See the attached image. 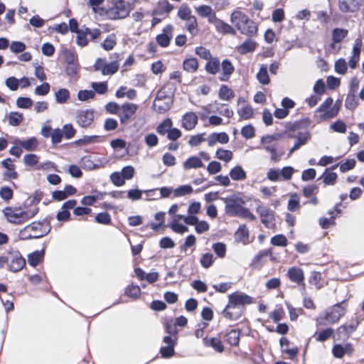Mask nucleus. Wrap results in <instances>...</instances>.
<instances>
[{
	"label": "nucleus",
	"instance_id": "obj_52",
	"mask_svg": "<svg viewBox=\"0 0 364 364\" xmlns=\"http://www.w3.org/2000/svg\"><path fill=\"white\" fill-rule=\"evenodd\" d=\"M271 243L274 246L286 247L287 239L283 235H277L271 238Z\"/></svg>",
	"mask_w": 364,
	"mask_h": 364
},
{
	"label": "nucleus",
	"instance_id": "obj_41",
	"mask_svg": "<svg viewBox=\"0 0 364 364\" xmlns=\"http://www.w3.org/2000/svg\"><path fill=\"white\" fill-rule=\"evenodd\" d=\"M215 155L219 160L224 161L225 162H229L233 157V154L231 151L222 148H220L216 151Z\"/></svg>",
	"mask_w": 364,
	"mask_h": 364
},
{
	"label": "nucleus",
	"instance_id": "obj_6",
	"mask_svg": "<svg viewBox=\"0 0 364 364\" xmlns=\"http://www.w3.org/2000/svg\"><path fill=\"white\" fill-rule=\"evenodd\" d=\"M343 304L344 301L328 308L325 312V316L323 317L320 316L317 319V323L318 325H324L321 321L322 319H325L328 323H336L346 313L345 307L342 306Z\"/></svg>",
	"mask_w": 364,
	"mask_h": 364
},
{
	"label": "nucleus",
	"instance_id": "obj_63",
	"mask_svg": "<svg viewBox=\"0 0 364 364\" xmlns=\"http://www.w3.org/2000/svg\"><path fill=\"white\" fill-rule=\"evenodd\" d=\"M95 221L100 224L108 225L111 223V216L107 213H100L95 216Z\"/></svg>",
	"mask_w": 364,
	"mask_h": 364
},
{
	"label": "nucleus",
	"instance_id": "obj_30",
	"mask_svg": "<svg viewBox=\"0 0 364 364\" xmlns=\"http://www.w3.org/2000/svg\"><path fill=\"white\" fill-rule=\"evenodd\" d=\"M230 176L234 181H243L247 178V173L240 166H236L230 171Z\"/></svg>",
	"mask_w": 364,
	"mask_h": 364
},
{
	"label": "nucleus",
	"instance_id": "obj_14",
	"mask_svg": "<svg viewBox=\"0 0 364 364\" xmlns=\"http://www.w3.org/2000/svg\"><path fill=\"white\" fill-rule=\"evenodd\" d=\"M287 275L290 281L301 286L302 290H305L306 285L304 284V271L297 267H291L289 268Z\"/></svg>",
	"mask_w": 364,
	"mask_h": 364
},
{
	"label": "nucleus",
	"instance_id": "obj_10",
	"mask_svg": "<svg viewBox=\"0 0 364 364\" xmlns=\"http://www.w3.org/2000/svg\"><path fill=\"white\" fill-rule=\"evenodd\" d=\"M256 212L260 217L261 223L268 229L276 228L274 213L269 208L263 205L261 203L257 206Z\"/></svg>",
	"mask_w": 364,
	"mask_h": 364
},
{
	"label": "nucleus",
	"instance_id": "obj_46",
	"mask_svg": "<svg viewBox=\"0 0 364 364\" xmlns=\"http://www.w3.org/2000/svg\"><path fill=\"white\" fill-rule=\"evenodd\" d=\"M226 341L232 346H237L240 341V332L232 330L226 335Z\"/></svg>",
	"mask_w": 364,
	"mask_h": 364
},
{
	"label": "nucleus",
	"instance_id": "obj_34",
	"mask_svg": "<svg viewBox=\"0 0 364 364\" xmlns=\"http://www.w3.org/2000/svg\"><path fill=\"white\" fill-rule=\"evenodd\" d=\"M203 166V161L197 156H191L183 163V168L186 170L191 168H198Z\"/></svg>",
	"mask_w": 364,
	"mask_h": 364
},
{
	"label": "nucleus",
	"instance_id": "obj_40",
	"mask_svg": "<svg viewBox=\"0 0 364 364\" xmlns=\"http://www.w3.org/2000/svg\"><path fill=\"white\" fill-rule=\"evenodd\" d=\"M272 249H267V250H262V251L259 252V253L257 254L254 257L252 262V265L255 267H260L261 266L260 262H261L262 259L264 257L272 256Z\"/></svg>",
	"mask_w": 364,
	"mask_h": 364
},
{
	"label": "nucleus",
	"instance_id": "obj_26",
	"mask_svg": "<svg viewBox=\"0 0 364 364\" xmlns=\"http://www.w3.org/2000/svg\"><path fill=\"white\" fill-rule=\"evenodd\" d=\"M257 43L252 39L245 41L243 43L237 47V51L240 54H246L255 50Z\"/></svg>",
	"mask_w": 364,
	"mask_h": 364
},
{
	"label": "nucleus",
	"instance_id": "obj_31",
	"mask_svg": "<svg viewBox=\"0 0 364 364\" xmlns=\"http://www.w3.org/2000/svg\"><path fill=\"white\" fill-rule=\"evenodd\" d=\"M355 93H356L355 89L350 90V91L346 97V99L345 101V106L348 109H353L358 105V102L356 98Z\"/></svg>",
	"mask_w": 364,
	"mask_h": 364
},
{
	"label": "nucleus",
	"instance_id": "obj_9",
	"mask_svg": "<svg viewBox=\"0 0 364 364\" xmlns=\"http://www.w3.org/2000/svg\"><path fill=\"white\" fill-rule=\"evenodd\" d=\"M288 138H294L296 141L294 146L289 150V155H291L296 150L305 145L310 139V133L307 131L289 129L286 132Z\"/></svg>",
	"mask_w": 364,
	"mask_h": 364
},
{
	"label": "nucleus",
	"instance_id": "obj_55",
	"mask_svg": "<svg viewBox=\"0 0 364 364\" xmlns=\"http://www.w3.org/2000/svg\"><path fill=\"white\" fill-rule=\"evenodd\" d=\"M213 250L220 258H223L226 254V245L223 242H217L213 245Z\"/></svg>",
	"mask_w": 364,
	"mask_h": 364
},
{
	"label": "nucleus",
	"instance_id": "obj_7",
	"mask_svg": "<svg viewBox=\"0 0 364 364\" xmlns=\"http://www.w3.org/2000/svg\"><path fill=\"white\" fill-rule=\"evenodd\" d=\"M42 227L43 225L41 223H31L20 230L18 237L21 240L42 237L47 233V232L42 230Z\"/></svg>",
	"mask_w": 364,
	"mask_h": 364
},
{
	"label": "nucleus",
	"instance_id": "obj_53",
	"mask_svg": "<svg viewBox=\"0 0 364 364\" xmlns=\"http://www.w3.org/2000/svg\"><path fill=\"white\" fill-rule=\"evenodd\" d=\"M119 64L117 61H113L109 63H107L105 69H104L103 75H113L118 70Z\"/></svg>",
	"mask_w": 364,
	"mask_h": 364
},
{
	"label": "nucleus",
	"instance_id": "obj_47",
	"mask_svg": "<svg viewBox=\"0 0 364 364\" xmlns=\"http://www.w3.org/2000/svg\"><path fill=\"white\" fill-rule=\"evenodd\" d=\"M125 294L129 297L136 299L141 294L140 287L138 285L132 284L126 288Z\"/></svg>",
	"mask_w": 364,
	"mask_h": 364
},
{
	"label": "nucleus",
	"instance_id": "obj_44",
	"mask_svg": "<svg viewBox=\"0 0 364 364\" xmlns=\"http://www.w3.org/2000/svg\"><path fill=\"white\" fill-rule=\"evenodd\" d=\"M216 30L222 33L223 34H235V29L230 26L229 24L225 23L223 21L220 20L217 26L215 27Z\"/></svg>",
	"mask_w": 364,
	"mask_h": 364
},
{
	"label": "nucleus",
	"instance_id": "obj_22",
	"mask_svg": "<svg viewBox=\"0 0 364 364\" xmlns=\"http://www.w3.org/2000/svg\"><path fill=\"white\" fill-rule=\"evenodd\" d=\"M221 68L222 75L220 77V80L227 81L235 70L234 66L229 60L225 59L222 62Z\"/></svg>",
	"mask_w": 364,
	"mask_h": 364
},
{
	"label": "nucleus",
	"instance_id": "obj_29",
	"mask_svg": "<svg viewBox=\"0 0 364 364\" xmlns=\"http://www.w3.org/2000/svg\"><path fill=\"white\" fill-rule=\"evenodd\" d=\"M220 60L217 58H211L209 59L205 65V70L212 75H215L220 70Z\"/></svg>",
	"mask_w": 364,
	"mask_h": 364
},
{
	"label": "nucleus",
	"instance_id": "obj_39",
	"mask_svg": "<svg viewBox=\"0 0 364 364\" xmlns=\"http://www.w3.org/2000/svg\"><path fill=\"white\" fill-rule=\"evenodd\" d=\"M183 69L189 73H194L198 70V62L195 58H191L184 60L183 64Z\"/></svg>",
	"mask_w": 364,
	"mask_h": 364
},
{
	"label": "nucleus",
	"instance_id": "obj_62",
	"mask_svg": "<svg viewBox=\"0 0 364 364\" xmlns=\"http://www.w3.org/2000/svg\"><path fill=\"white\" fill-rule=\"evenodd\" d=\"M322 177L325 185L331 186L336 183L337 174L335 172H330L323 173Z\"/></svg>",
	"mask_w": 364,
	"mask_h": 364
},
{
	"label": "nucleus",
	"instance_id": "obj_32",
	"mask_svg": "<svg viewBox=\"0 0 364 364\" xmlns=\"http://www.w3.org/2000/svg\"><path fill=\"white\" fill-rule=\"evenodd\" d=\"M112 10L114 11V18H123L128 15V11L124 1H118Z\"/></svg>",
	"mask_w": 364,
	"mask_h": 364
},
{
	"label": "nucleus",
	"instance_id": "obj_64",
	"mask_svg": "<svg viewBox=\"0 0 364 364\" xmlns=\"http://www.w3.org/2000/svg\"><path fill=\"white\" fill-rule=\"evenodd\" d=\"M112 182L117 186H122L124 184V180L120 172H114L110 176Z\"/></svg>",
	"mask_w": 364,
	"mask_h": 364
},
{
	"label": "nucleus",
	"instance_id": "obj_57",
	"mask_svg": "<svg viewBox=\"0 0 364 364\" xmlns=\"http://www.w3.org/2000/svg\"><path fill=\"white\" fill-rule=\"evenodd\" d=\"M200 262L203 267L209 268L213 263V255L210 253L203 254Z\"/></svg>",
	"mask_w": 364,
	"mask_h": 364
},
{
	"label": "nucleus",
	"instance_id": "obj_33",
	"mask_svg": "<svg viewBox=\"0 0 364 364\" xmlns=\"http://www.w3.org/2000/svg\"><path fill=\"white\" fill-rule=\"evenodd\" d=\"M44 250L41 251H35L28 256V264L32 267L37 266L43 259Z\"/></svg>",
	"mask_w": 364,
	"mask_h": 364
},
{
	"label": "nucleus",
	"instance_id": "obj_19",
	"mask_svg": "<svg viewBox=\"0 0 364 364\" xmlns=\"http://www.w3.org/2000/svg\"><path fill=\"white\" fill-rule=\"evenodd\" d=\"M198 124V116L193 112H186L183 116L182 126L186 130H191Z\"/></svg>",
	"mask_w": 364,
	"mask_h": 364
},
{
	"label": "nucleus",
	"instance_id": "obj_18",
	"mask_svg": "<svg viewBox=\"0 0 364 364\" xmlns=\"http://www.w3.org/2000/svg\"><path fill=\"white\" fill-rule=\"evenodd\" d=\"M364 2V0H339V9L342 12H353Z\"/></svg>",
	"mask_w": 364,
	"mask_h": 364
},
{
	"label": "nucleus",
	"instance_id": "obj_3",
	"mask_svg": "<svg viewBox=\"0 0 364 364\" xmlns=\"http://www.w3.org/2000/svg\"><path fill=\"white\" fill-rule=\"evenodd\" d=\"M230 20L242 34L250 37L256 35L257 26L242 11H233L231 14Z\"/></svg>",
	"mask_w": 364,
	"mask_h": 364
},
{
	"label": "nucleus",
	"instance_id": "obj_5",
	"mask_svg": "<svg viewBox=\"0 0 364 364\" xmlns=\"http://www.w3.org/2000/svg\"><path fill=\"white\" fill-rule=\"evenodd\" d=\"M3 212L9 223L14 224H21L34 217L38 213V208L27 211H21L17 208L6 207Z\"/></svg>",
	"mask_w": 364,
	"mask_h": 364
},
{
	"label": "nucleus",
	"instance_id": "obj_11",
	"mask_svg": "<svg viewBox=\"0 0 364 364\" xmlns=\"http://www.w3.org/2000/svg\"><path fill=\"white\" fill-rule=\"evenodd\" d=\"M26 264L25 259L19 252L16 251L8 254L9 270L13 272H19Z\"/></svg>",
	"mask_w": 364,
	"mask_h": 364
},
{
	"label": "nucleus",
	"instance_id": "obj_43",
	"mask_svg": "<svg viewBox=\"0 0 364 364\" xmlns=\"http://www.w3.org/2000/svg\"><path fill=\"white\" fill-rule=\"evenodd\" d=\"M117 43V37L114 34L109 35L105 40L101 43V46L105 50H111L114 48Z\"/></svg>",
	"mask_w": 364,
	"mask_h": 364
},
{
	"label": "nucleus",
	"instance_id": "obj_27",
	"mask_svg": "<svg viewBox=\"0 0 364 364\" xmlns=\"http://www.w3.org/2000/svg\"><path fill=\"white\" fill-rule=\"evenodd\" d=\"M203 343L206 346H211L218 353H222L224 350V347L221 341L218 338H203Z\"/></svg>",
	"mask_w": 364,
	"mask_h": 364
},
{
	"label": "nucleus",
	"instance_id": "obj_36",
	"mask_svg": "<svg viewBox=\"0 0 364 364\" xmlns=\"http://www.w3.org/2000/svg\"><path fill=\"white\" fill-rule=\"evenodd\" d=\"M257 79L262 85H268L270 82L267 68L265 65H262L257 74Z\"/></svg>",
	"mask_w": 364,
	"mask_h": 364
},
{
	"label": "nucleus",
	"instance_id": "obj_16",
	"mask_svg": "<svg viewBox=\"0 0 364 364\" xmlns=\"http://www.w3.org/2000/svg\"><path fill=\"white\" fill-rule=\"evenodd\" d=\"M243 313V307H237L232 304L228 303L225 309L223 311V315L227 319L237 321Z\"/></svg>",
	"mask_w": 364,
	"mask_h": 364
},
{
	"label": "nucleus",
	"instance_id": "obj_24",
	"mask_svg": "<svg viewBox=\"0 0 364 364\" xmlns=\"http://www.w3.org/2000/svg\"><path fill=\"white\" fill-rule=\"evenodd\" d=\"M14 143L16 145H19L26 151L35 150L38 144L36 137H31L26 140L16 139Z\"/></svg>",
	"mask_w": 364,
	"mask_h": 364
},
{
	"label": "nucleus",
	"instance_id": "obj_25",
	"mask_svg": "<svg viewBox=\"0 0 364 364\" xmlns=\"http://www.w3.org/2000/svg\"><path fill=\"white\" fill-rule=\"evenodd\" d=\"M173 5H171L168 1L164 0L159 2L157 7L153 11V15H163L164 14H168L173 10Z\"/></svg>",
	"mask_w": 364,
	"mask_h": 364
},
{
	"label": "nucleus",
	"instance_id": "obj_38",
	"mask_svg": "<svg viewBox=\"0 0 364 364\" xmlns=\"http://www.w3.org/2000/svg\"><path fill=\"white\" fill-rule=\"evenodd\" d=\"M178 16L183 21H189L191 18H193L195 16L191 15V10L186 4H182L178 11Z\"/></svg>",
	"mask_w": 364,
	"mask_h": 364
},
{
	"label": "nucleus",
	"instance_id": "obj_35",
	"mask_svg": "<svg viewBox=\"0 0 364 364\" xmlns=\"http://www.w3.org/2000/svg\"><path fill=\"white\" fill-rule=\"evenodd\" d=\"M70 99V92L68 89L60 88L55 94V100L58 104H65Z\"/></svg>",
	"mask_w": 364,
	"mask_h": 364
},
{
	"label": "nucleus",
	"instance_id": "obj_58",
	"mask_svg": "<svg viewBox=\"0 0 364 364\" xmlns=\"http://www.w3.org/2000/svg\"><path fill=\"white\" fill-rule=\"evenodd\" d=\"M186 28L192 36L197 35L198 32L196 18L187 21Z\"/></svg>",
	"mask_w": 364,
	"mask_h": 364
},
{
	"label": "nucleus",
	"instance_id": "obj_8",
	"mask_svg": "<svg viewBox=\"0 0 364 364\" xmlns=\"http://www.w3.org/2000/svg\"><path fill=\"white\" fill-rule=\"evenodd\" d=\"M220 199L225 204V213L230 217H236L245 203V200L238 196H232L229 198H221Z\"/></svg>",
	"mask_w": 364,
	"mask_h": 364
},
{
	"label": "nucleus",
	"instance_id": "obj_42",
	"mask_svg": "<svg viewBox=\"0 0 364 364\" xmlns=\"http://www.w3.org/2000/svg\"><path fill=\"white\" fill-rule=\"evenodd\" d=\"M173 123L171 119L164 120L157 127L156 131L161 135L168 134L172 127Z\"/></svg>",
	"mask_w": 364,
	"mask_h": 364
},
{
	"label": "nucleus",
	"instance_id": "obj_60",
	"mask_svg": "<svg viewBox=\"0 0 364 364\" xmlns=\"http://www.w3.org/2000/svg\"><path fill=\"white\" fill-rule=\"evenodd\" d=\"M195 52L196 55H198L204 60H208L212 58L210 50L205 47H196Z\"/></svg>",
	"mask_w": 364,
	"mask_h": 364
},
{
	"label": "nucleus",
	"instance_id": "obj_17",
	"mask_svg": "<svg viewBox=\"0 0 364 364\" xmlns=\"http://www.w3.org/2000/svg\"><path fill=\"white\" fill-rule=\"evenodd\" d=\"M173 28L171 25H167L163 30V33L158 35L156 38V42L161 47H167L172 38Z\"/></svg>",
	"mask_w": 364,
	"mask_h": 364
},
{
	"label": "nucleus",
	"instance_id": "obj_56",
	"mask_svg": "<svg viewBox=\"0 0 364 364\" xmlns=\"http://www.w3.org/2000/svg\"><path fill=\"white\" fill-rule=\"evenodd\" d=\"M16 105L19 108L28 109L33 105V100L29 97H20L16 100Z\"/></svg>",
	"mask_w": 364,
	"mask_h": 364
},
{
	"label": "nucleus",
	"instance_id": "obj_51",
	"mask_svg": "<svg viewBox=\"0 0 364 364\" xmlns=\"http://www.w3.org/2000/svg\"><path fill=\"white\" fill-rule=\"evenodd\" d=\"M193 192V188L189 185H183L179 186L174 190V196L176 197L183 196L187 194H190Z\"/></svg>",
	"mask_w": 364,
	"mask_h": 364
},
{
	"label": "nucleus",
	"instance_id": "obj_13",
	"mask_svg": "<svg viewBox=\"0 0 364 364\" xmlns=\"http://www.w3.org/2000/svg\"><path fill=\"white\" fill-rule=\"evenodd\" d=\"M138 105L133 103H124L122 105L119 117L122 124H127L129 119L136 113Z\"/></svg>",
	"mask_w": 364,
	"mask_h": 364
},
{
	"label": "nucleus",
	"instance_id": "obj_54",
	"mask_svg": "<svg viewBox=\"0 0 364 364\" xmlns=\"http://www.w3.org/2000/svg\"><path fill=\"white\" fill-rule=\"evenodd\" d=\"M95 92L93 90H80L77 93V100L82 102L94 98Z\"/></svg>",
	"mask_w": 364,
	"mask_h": 364
},
{
	"label": "nucleus",
	"instance_id": "obj_37",
	"mask_svg": "<svg viewBox=\"0 0 364 364\" xmlns=\"http://www.w3.org/2000/svg\"><path fill=\"white\" fill-rule=\"evenodd\" d=\"M348 34V31L347 29L336 28L332 31V41L341 43Z\"/></svg>",
	"mask_w": 364,
	"mask_h": 364
},
{
	"label": "nucleus",
	"instance_id": "obj_1",
	"mask_svg": "<svg viewBox=\"0 0 364 364\" xmlns=\"http://www.w3.org/2000/svg\"><path fill=\"white\" fill-rule=\"evenodd\" d=\"M230 20L242 34L250 37L256 35L257 26L242 11H233L231 14Z\"/></svg>",
	"mask_w": 364,
	"mask_h": 364
},
{
	"label": "nucleus",
	"instance_id": "obj_21",
	"mask_svg": "<svg viewBox=\"0 0 364 364\" xmlns=\"http://www.w3.org/2000/svg\"><path fill=\"white\" fill-rule=\"evenodd\" d=\"M353 351L352 346L350 343L336 344L333 346L332 353L334 357L341 358L346 353H350Z\"/></svg>",
	"mask_w": 364,
	"mask_h": 364
},
{
	"label": "nucleus",
	"instance_id": "obj_61",
	"mask_svg": "<svg viewBox=\"0 0 364 364\" xmlns=\"http://www.w3.org/2000/svg\"><path fill=\"white\" fill-rule=\"evenodd\" d=\"M196 11L201 17H208L213 12V9L210 6L201 5L196 8Z\"/></svg>",
	"mask_w": 364,
	"mask_h": 364
},
{
	"label": "nucleus",
	"instance_id": "obj_28",
	"mask_svg": "<svg viewBox=\"0 0 364 364\" xmlns=\"http://www.w3.org/2000/svg\"><path fill=\"white\" fill-rule=\"evenodd\" d=\"M237 113L240 116V120H247L252 117L254 110L250 105L245 103L240 108L237 109Z\"/></svg>",
	"mask_w": 364,
	"mask_h": 364
},
{
	"label": "nucleus",
	"instance_id": "obj_2",
	"mask_svg": "<svg viewBox=\"0 0 364 364\" xmlns=\"http://www.w3.org/2000/svg\"><path fill=\"white\" fill-rule=\"evenodd\" d=\"M230 20L242 34L250 37L256 35L257 26L242 11H233L231 14Z\"/></svg>",
	"mask_w": 364,
	"mask_h": 364
},
{
	"label": "nucleus",
	"instance_id": "obj_49",
	"mask_svg": "<svg viewBox=\"0 0 364 364\" xmlns=\"http://www.w3.org/2000/svg\"><path fill=\"white\" fill-rule=\"evenodd\" d=\"M9 123L11 126H18L23 120V115L18 112H11L8 116Z\"/></svg>",
	"mask_w": 364,
	"mask_h": 364
},
{
	"label": "nucleus",
	"instance_id": "obj_15",
	"mask_svg": "<svg viewBox=\"0 0 364 364\" xmlns=\"http://www.w3.org/2000/svg\"><path fill=\"white\" fill-rule=\"evenodd\" d=\"M228 303L237 307H243L244 305L252 303V298L244 293L235 292L228 296Z\"/></svg>",
	"mask_w": 364,
	"mask_h": 364
},
{
	"label": "nucleus",
	"instance_id": "obj_50",
	"mask_svg": "<svg viewBox=\"0 0 364 364\" xmlns=\"http://www.w3.org/2000/svg\"><path fill=\"white\" fill-rule=\"evenodd\" d=\"M241 134L245 139H252L255 136V129L252 124L246 125L242 128Z\"/></svg>",
	"mask_w": 364,
	"mask_h": 364
},
{
	"label": "nucleus",
	"instance_id": "obj_12",
	"mask_svg": "<svg viewBox=\"0 0 364 364\" xmlns=\"http://www.w3.org/2000/svg\"><path fill=\"white\" fill-rule=\"evenodd\" d=\"M94 112L91 109H81L76 113V122L83 128L90 127L94 121Z\"/></svg>",
	"mask_w": 364,
	"mask_h": 364
},
{
	"label": "nucleus",
	"instance_id": "obj_45",
	"mask_svg": "<svg viewBox=\"0 0 364 364\" xmlns=\"http://www.w3.org/2000/svg\"><path fill=\"white\" fill-rule=\"evenodd\" d=\"M170 84H167L161 87L157 92L156 97L155 99L164 100L167 97H172L173 94V88H170Z\"/></svg>",
	"mask_w": 364,
	"mask_h": 364
},
{
	"label": "nucleus",
	"instance_id": "obj_48",
	"mask_svg": "<svg viewBox=\"0 0 364 364\" xmlns=\"http://www.w3.org/2000/svg\"><path fill=\"white\" fill-rule=\"evenodd\" d=\"M219 97L224 100H230L234 97V93L227 85H222L219 90Z\"/></svg>",
	"mask_w": 364,
	"mask_h": 364
},
{
	"label": "nucleus",
	"instance_id": "obj_20",
	"mask_svg": "<svg viewBox=\"0 0 364 364\" xmlns=\"http://www.w3.org/2000/svg\"><path fill=\"white\" fill-rule=\"evenodd\" d=\"M172 103V97H167L164 100L155 99L153 107L156 112L164 113L171 108Z\"/></svg>",
	"mask_w": 364,
	"mask_h": 364
},
{
	"label": "nucleus",
	"instance_id": "obj_23",
	"mask_svg": "<svg viewBox=\"0 0 364 364\" xmlns=\"http://www.w3.org/2000/svg\"><path fill=\"white\" fill-rule=\"evenodd\" d=\"M235 239L238 242L247 244L249 241V230L245 225H240L235 233Z\"/></svg>",
	"mask_w": 364,
	"mask_h": 364
},
{
	"label": "nucleus",
	"instance_id": "obj_4",
	"mask_svg": "<svg viewBox=\"0 0 364 364\" xmlns=\"http://www.w3.org/2000/svg\"><path fill=\"white\" fill-rule=\"evenodd\" d=\"M341 105L340 101L333 103V98L329 97L315 110L314 117L320 122L331 119L338 115Z\"/></svg>",
	"mask_w": 364,
	"mask_h": 364
},
{
	"label": "nucleus",
	"instance_id": "obj_59",
	"mask_svg": "<svg viewBox=\"0 0 364 364\" xmlns=\"http://www.w3.org/2000/svg\"><path fill=\"white\" fill-rule=\"evenodd\" d=\"M347 63L343 58L338 60L335 63V70L337 73L343 75L347 71Z\"/></svg>",
	"mask_w": 364,
	"mask_h": 364
}]
</instances>
